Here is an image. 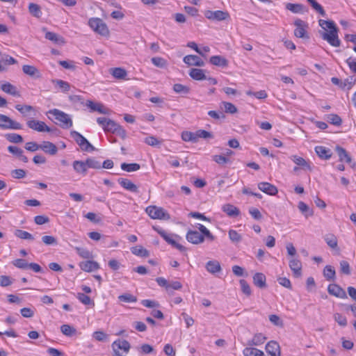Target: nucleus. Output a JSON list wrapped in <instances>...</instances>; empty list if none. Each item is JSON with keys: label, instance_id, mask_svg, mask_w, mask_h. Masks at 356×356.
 I'll use <instances>...</instances> for the list:
<instances>
[{"label": "nucleus", "instance_id": "nucleus-16", "mask_svg": "<svg viewBox=\"0 0 356 356\" xmlns=\"http://www.w3.org/2000/svg\"><path fill=\"white\" fill-rule=\"evenodd\" d=\"M118 181L122 187L130 192L135 193L139 192L138 186L128 179L119 178Z\"/></svg>", "mask_w": 356, "mask_h": 356}, {"label": "nucleus", "instance_id": "nucleus-38", "mask_svg": "<svg viewBox=\"0 0 356 356\" xmlns=\"http://www.w3.org/2000/svg\"><path fill=\"white\" fill-rule=\"evenodd\" d=\"M1 89L10 95H12L13 96L18 95V92L17 91L16 87L12 85L10 83H5L1 86Z\"/></svg>", "mask_w": 356, "mask_h": 356}, {"label": "nucleus", "instance_id": "nucleus-18", "mask_svg": "<svg viewBox=\"0 0 356 356\" xmlns=\"http://www.w3.org/2000/svg\"><path fill=\"white\" fill-rule=\"evenodd\" d=\"M265 348L270 356H280V348L277 342L270 341L267 343Z\"/></svg>", "mask_w": 356, "mask_h": 356}, {"label": "nucleus", "instance_id": "nucleus-40", "mask_svg": "<svg viewBox=\"0 0 356 356\" xmlns=\"http://www.w3.org/2000/svg\"><path fill=\"white\" fill-rule=\"evenodd\" d=\"M335 270L332 266L327 265L324 268L323 275L327 280H334L335 278Z\"/></svg>", "mask_w": 356, "mask_h": 356}, {"label": "nucleus", "instance_id": "nucleus-10", "mask_svg": "<svg viewBox=\"0 0 356 356\" xmlns=\"http://www.w3.org/2000/svg\"><path fill=\"white\" fill-rule=\"evenodd\" d=\"M97 122L102 127L106 133L110 132L114 134L117 127L119 126V124L106 118H97Z\"/></svg>", "mask_w": 356, "mask_h": 356}, {"label": "nucleus", "instance_id": "nucleus-63", "mask_svg": "<svg viewBox=\"0 0 356 356\" xmlns=\"http://www.w3.org/2000/svg\"><path fill=\"white\" fill-rule=\"evenodd\" d=\"M239 283L243 293L247 295L248 296H250L252 291L248 283L245 280H241L239 281Z\"/></svg>", "mask_w": 356, "mask_h": 356}, {"label": "nucleus", "instance_id": "nucleus-62", "mask_svg": "<svg viewBox=\"0 0 356 356\" xmlns=\"http://www.w3.org/2000/svg\"><path fill=\"white\" fill-rule=\"evenodd\" d=\"M13 264L20 269H27L29 263L24 259H17L13 261Z\"/></svg>", "mask_w": 356, "mask_h": 356}, {"label": "nucleus", "instance_id": "nucleus-44", "mask_svg": "<svg viewBox=\"0 0 356 356\" xmlns=\"http://www.w3.org/2000/svg\"><path fill=\"white\" fill-rule=\"evenodd\" d=\"M307 2L311 5L312 8L319 13L321 16L325 17L326 13L323 8L320 5L316 0H307Z\"/></svg>", "mask_w": 356, "mask_h": 356}, {"label": "nucleus", "instance_id": "nucleus-25", "mask_svg": "<svg viewBox=\"0 0 356 356\" xmlns=\"http://www.w3.org/2000/svg\"><path fill=\"white\" fill-rule=\"evenodd\" d=\"M45 153L49 154L50 155H54L58 152L57 147L51 142L49 141H44L42 144H40V148Z\"/></svg>", "mask_w": 356, "mask_h": 356}, {"label": "nucleus", "instance_id": "nucleus-1", "mask_svg": "<svg viewBox=\"0 0 356 356\" xmlns=\"http://www.w3.org/2000/svg\"><path fill=\"white\" fill-rule=\"evenodd\" d=\"M47 114L53 115L56 120V124L63 129H69L73 125L72 120L70 116L62 111L54 108L49 110Z\"/></svg>", "mask_w": 356, "mask_h": 356}, {"label": "nucleus", "instance_id": "nucleus-35", "mask_svg": "<svg viewBox=\"0 0 356 356\" xmlns=\"http://www.w3.org/2000/svg\"><path fill=\"white\" fill-rule=\"evenodd\" d=\"M206 269L208 272L214 274L220 271L221 267L220 263L216 260L209 261L206 264Z\"/></svg>", "mask_w": 356, "mask_h": 356}, {"label": "nucleus", "instance_id": "nucleus-24", "mask_svg": "<svg viewBox=\"0 0 356 356\" xmlns=\"http://www.w3.org/2000/svg\"><path fill=\"white\" fill-rule=\"evenodd\" d=\"M289 267L295 277H298L301 275L302 264L299 259L295 258L291 259L289 261Z\"/></svg>", "mask_w": 356, "mask_h": 356}, {"label": "nucleus", "instance_id": "nucleus-9", "mask_svg": "<svg viewBox=\"0 0 356 356\" xmlns=\"http://www.w3.org/2000/svg\"><path fill=\"white\" fill-rule=\"evenodd\" d=\"M26 124L29 128L39 132L58 131L57 128H50L44 122L40 120H31L26 122Z\"/></svg>", "mask_w": 356, "mask_h": 356}, {"label": "nucleus", "instance_id": "nucleus-57", "mask_svg": "<svg viewBox=\"0 0 356 356\" xmlns=\"http://www.w3.org/2000/svg\"><path fill=\"white\" fill-rule=\"evenodd\" d=\"M118 299L124 302H136L137 301L136 296L127 293L119 296Z\"/></svg>", "mask_w": 356, "mask_h": 356}, {"label": "nucleus", "instance_id": "nucleus-20", "mask_svg": "<svg viewBox=\"0 0 356 356\" xmlns=\"http://www.w3.org/2000/svg\"><path fill=\"white\" fill-rule=\"evenodd\" d=\"M22 71L24 74L26 75H29V76L34 78V79H40L41 78V73L38 70V68H36L33 65H24L22 66Z\"/></svg>", "mask_w": 356, "mask_h": 356}, {"label": "nucleus", "instance_id": "nucleus-47", "mask_svg": "<svg viewBox=\"0 0 356 356\" xmlns=\"http://www.w3.org/2000/svg\"><path fill=\"white\" fill-rule=\"evenodd\" d=\"M86 165L88 168L100 169L102 168L101 163L94 157H89L86 159Z\"/></svg>", "mask_w": 356, "mask_h": 356}, {"label": "nucleus", "instance_id": "nucleus-17", "mask_svg": "<svg viewBox=\"0 0 356 356\" xmlns=\"http://www.w3.org/2000/svg\"><path fill=\"white\" fill-rule=\"evenodd\" d=\"M80 268L86 272H92L99 268V265L95 261L88 260L79 264Z\"/></svg>", "mask_w": 356, "mask_h": 356}, {"label": "nucleus", "instance_id": "nucleus-26", "mask_svg": "<svg viewBox=\"0 0 356 356\" xmlns=\"http://www.w3.org/2000/svg\"><path fill=\"white\" fill-rule=\"evenodd\" d=\"M110 74L117 79H127V72L122 67H113L109 70Z\"/></svg>", "mask_w": 356, "mask_h": 356}, {"label": "nucleus", "instance_id": "nucleus-64", "mask_svg": "<svg viewBox=\"0 0 356 356\" xmlns=\"http://www.w3.org/2000/svg\"><path fill=\"white\" fill-rule=\"evenodd\" d=\"M77 254L82 258L84 259H90L91 258L92 253L87 249L83 248H76Z\"/></svg>", "mask_w": 356, "mask_h": 356}, {"label": "nucleus", "instance_id": "nucleus-7", "mask_svg": "<svg viewBox=\"0 0 356 356\" xmlns=\"http://www.w3.org/2000/svg\"><path fill=\"white\" fill-rule=\"evenodd\" d=\"M0 128L2 129L19 130L22 129V125L9 117L0 114Z\"/></svg>", "mask_w": 356, "mask_h": 356}, {"label": "nucleus", "instance_id": "nucleus-45", "mask_svg": "<svg viewBox=\"0 0 356 356\" xmlns=\"http://www.w3.org/2000/svg\"><path fill=\"white\" fill-rule=\"evenodd\" d=\"M318 24H319V26L323 29H324L325 31L327 30V29H329V31H330V30L337 27L336 26L335 23L333 21H332V20L319 19L318 20Z\"/></svg>", "mask_w": 356, "mask_h": 356}, {"label": "nucleus", "instance_id": "nucleus-23", "mask_svg": "<svg viewBox=\"0 0 356 356\" xmlns=\"http://www.w3.org/2000/svg\"><path fill=\"white\" fill-rule=\"evenodd\" d=\"M315 152L321 159L324 160L330 159L332 155L331 149L324 146H316Z\"/></svg>", "mask_w": 356, "mask_h": 356}, {"label": "nucleus", "instance_id": "nucleus-59", "mask_svg": "<svg viewBox=\"0 0 356 356\" xmlns=\"http://www.w3.org/2000/svg\"><path fill=\"white\" fill-rule=\"evenodd\" d=\"M151 61L154 65L160 68L165 67L167 65L166 60L161 57H153Z\"/></svg>", "mask_w": 356, "mask_h": 356}, {"label": "nucleus", "instance_id": "nucleus-48", "mask_svg": "<svg viewBox=\"0 0 356 356\" xmlns=\"http://www.w3.org/2000/svg\"><path fill=\"white\" fill-rule=\"evenodd\" d=\"M51 81L56 84L64 92H67L70 89V84L67 81L60 79H53Z\"/></svg>", "mask_w": 356, "mask_h": 356}, {"label": "nucleus", "instance_id": "nucleus-55", "mask_svg": "<svg viewBox=\"0 0 356 356\" xmlns=\"http://www.w3.org/2000/svg\"><path fill=\"white\" fill-rule=\"evenodd\" d=\"M173 90L179 94H188L190 92V88L181 83H175L173 86Z\"/></svg>", "mask_w": 356, "mask_h": 356}, {"label": "nucleus", "instance_id": "nucleus-39", "mask_svg": "<svg viewBox=\"0 0 356 356\" xmlns=\"http://www.w3.org/2000/svg\"><path fill=\"white\" fill-rule=\"evenodd\" d=\"M132 254L141 257H147L149 255V251L142 246H135L131 248Z\"/></svg>", "mask_w": 356, "mask_h": 356}, {"label": "nucleus", "instance_id": "nucleus-56", "mask_svg": "<svg viewBox=\"0 0 356 356\" xmlns=\"http://www.w3.org/2000/svg\"><path fill=\"white\" fill-rule=\"evenodd\" d=\"M195 133L197 141L198 140V139L200 138H204V139L213 138V136L211 132L203 130V129H199V130L196 131Z\"/></svg>", "mask_w": 356, "mask_h": 356}, {"label": "nucleus", "instance_id": "nucleus-43", "mask_svg": "<svg viewBox=\"0 0 356 356\" xmlns=\"http://www.w3.org/2000/svg\"><path fill=\"white\" fill-rule=\"evenodd\" d=\"M327 121L335 126H340L342 124V120L337 114H329L326 117Z\"/></svg>", "mask_w": 356, "mask_h": 356}, {"label": "nucleus", "instance_id": "nucleus-15", "mask_svg": "<svg viewBox=\"0 0 356 356\" xmlns=\"http://www.w3.org/2000/svg\"><path fill=\"white\" fill-rule=\"evenodd\" d=\"M258 188L262 192H264L268 195H275L278 192L277 187L268 182L259 183Z\"/></svg>", "mask_w": 356, "mask_h": 356}, {"label": "nucleus", "instance_id": "nucleus-36", "mask_svg": "<svg viewBox=\"0 0 356 356\" xmlns=\"http://www.w3.org/2000/svg\"><path fill=\"white\" fill-rule=\"evenodd\" d=\"M244 356H265L264 352L253 347H246L243 350Z\"/></svg>", "mask_w": 356, "mask_h": 356}, {"label": "nucleus", "instance_id": "nucleus-50", "mask_svg": "<svg viewBox=\"0 0 356 356\" xmlns=\"http://www.w3.org/2000/svg\"><path fill=\"white\" fill-rule=\"evenodd\" d=\"M15 235L22 239H26V240H34L33 236L30 234L29 232L26 231H24L22 229H16L15 232Z\"/></svg>", "mask_w": 356, "mask_h": 356}, {"label": "nucleus", "instance_id": "nucleus-37", "mask_svg": "<svg viewBox=\"0 0 356 356\" xmlns=\"http://www.w3.org/2000/svg\"><path fill=\"white\" fill-rule=\"evenodd\" d=\"M196 227L200 230V234L207 238L208 240L213 241L215 240V236L210 232V231L203 225L197 224Z\"/></svg>", "mask_w": 356, "mask_h": 356}, {"label": "nucleus", "instance_id": "nucleus-19", "mask_svg": "<svg viewBox=\"0 0 356 356\" xmlns=\"http://www.w3.org/2000/svg\"><path fill=\"white\" fill-rule=\"evenodd\" d=\"M86 163V161H79V160L74 161L72 163V167H73L74 170L79 175L86 176L87 175L88 169V166Z\"/></svg>", "mask_w": 356, "mask_h": 356}, {"label": "nucleus", "instance_id": "nucleus-32", "mask_svg": "<svg viewBox=\"0 0 356 356\" xmlns=\"http://www.w3.org/2000/svg\"><path fill=\"white\" fill-rule=\"evenodd\" d=\"M190 76L195 80L202 81L207 79L204 70L198 68H192L189 72Z\"/></svg>", "mask_w": 356, "mask_h": 356}, {"label": "nucleus", "instance_id": "nucleus-22", "mask_svg": "<svg viewBox=\"0 0 356 356\" xmlns=\"http://www.w3.org/2000/svg\"><path fill=\"white\" fill-rule=\"evenodd\" d=\"M290 159L293 161L297 165L300 166L302 170H312V167L310 163L307 161L302 157H300L297 155H292Z\"/></svg>", "mask_w": 356, "mask_h": 356}, {"label": "nucleus", "instance_id": "nucleus-21", "mask_svg": "<svg viewBox=\"0 0 356 356\" xmlns=\"http://www.w3.org/2000/svg\"><path fill=\"white\" fill-rule=\"evenodd\" d=\"M184 62L188 65H195L202 67L204 65V62L197 56L187 55L184 58Z\"/></svg>", "mask_w": 356, "mask_h": 356}, {"label": "nucleus", "instance_id": "nucleus-2", "mask_svg": "<svg viewBox=\"0 0 356 356\" xmlns=\"http://www.w3.org/2000/svg\"><path fill=\"white\" fill-rule=\"evenodd\" d=\"M153 229L170 245L179 250L180 252H186V248L177 243L174 238H179L178 235L169 234L163 229L154 226Z\"/></svg>", "mask_w": 356, "mask_h": 356}, {"label": "nucleus", "instance_id": "nucleus-41", "mask_svg": "<svg viewBox=\"0 0 356 356\" xmlns=\"http://www.w3.org/2000/svg\"><path fill=\"white\" fill-rule=\"evenodd\" d=\"M286 8L293 13H302L304 11V6L300 3H288Z\"/></svg>", "mask_w": 356, "mask_h": 356}, {"label": "nucleus", "instance_id": "nucleus-13", "mask_svg": "<svg viewBox=\"0 0 356 356\" xmlns=\"http://www.w3.org/2000/svg\"><path fill=\"white\" fill-rule=\"evenodd\" d=\"M71 137L76 141L83 151L87 150V145H89V141L76 131H71Z\"/></svg>", "mask_w": 356, "mask_h": 356}, {"label": "nucleus", "instance_id": "nucleus-49", "mask_svg": "<svg viewBox=\"0 0 356 356\" xmlns=\"http://www.w3.org/2000/svg\"><path fill=\"white\" fill-rule=\"evenodd\" d=\"M298 207L301 213L307 218L308 216H311L313 215V211L309 209V207L303 202H300L298 203Z\"/></svg>", "mask_w": 356, "mask_h": 356}, {"label": "nucleus", "instance_id": "nucleus-12", "mask_svg": "<svg viewBox=\"0 0 356 356\" xmlns=\"http://www.w3.org/2000/svg\"><path fill=\"white\" fill-rule=\"evenodd\" d=\"M186 240L193 244H200L204 242V237L196 230H188L186 235Z\"/></svg>", "mask_w": 356, "mask_h": 356}, {"label": "nucleus", "instance_id": "nucleus-52", "mask_svg": "<svg viewBox=\"0 0 356 356\" xmlns=\"http://www.w3.org/2000/svg\"><path fill=\"white\" fill-rule=\"evenodd\" d=\"M222 104L223 106V110L227 113L234 114L238 110L237 108L232 103L227 102H222Z\"/></svg>", "mask_w": 356, "mask_h": 356}, {"label": "nucleus", "instance_id": "nucleus-42", "mask_svg": "<svg viewBox=\"0 0 356 356\" xmlns=\"http://www.w3.org/2000/svg\"><path fill=\"white\" fill-rule=\"evenodd\" d=\"M5 138L10 143H21L23 142V138L21 135L15 133H9L5 135Z\"/></svg>", "mask_w": 356, "mask_h": 356}, {"label": "nucleus", "instance_id": "nucleus-3", "mask_svg": "<svg viewBox=\"0 0 356 356\" xmlns=\"http://www.w3.org/2000/svg\"><path fill=\"white\" fill-rule=\"evenodd\" d=\"M145 211L152 219L163 220L170 219V215L162 207L151 205L146 208Z\"/></svg>", "mask_w": 356, "mask_h": 356}, {"label": "nucleus", "instance_id": "nucleus-4", "mask_svg": "<svg viewBox=\"0 0 356 356\" xmlns=\"http://www.w3.org/2000/svg\"><path fill=\"white\" fill-rule=\"evenodd\" d=\"M115 356H125L131 348L127 340H115L111 345Z\"/></svg>", "mask_w": 356, "mask_h": 356}, {"label": "nucleus", "instance_id": "nucleus-27", "mask_svg": "<svg viewBox=\"0 0 356 356\" xmlns=\"http://www.w3.org/2000/svg\"><path fill=\"white\" fill-rule=\"evenodd\" d=\"M222 210L229 217H236L240 214L239 209L231 204H225L222 206Z\"/></svg>", "mask_w": 356, "mask_h": 356}, {"label": "nucleus", "instance_id": "nucleus-11", "mask_svg": "<svg viewBox=\"0 0 356 356\" xmlns=\"http://www.w3.org/2000/svg\"><path fill=\"white\" fill-rule=\"evenodd\" d=\"M296 29L294 30V35L299 38H309L307 34V29L308 28V24L300 19H296L294 22Z\"/></svg>", "mask_w": 356, "mask_h": 356}, {"label": "nucleus", "instance_id": "nucleus-54", "mask_svg": "<svg viewBox=\"0 0 356 356\" xmlns=\"http://www.w3.org/2000/svg\"><path fill=\"white\" fill-rule=\"evenodd\" d=\"M356 79L353 76H349L343 81L342 89L343 90H350L351 88L355 85Z\"/></svg>", "mask_w": 356, "mask_h": 356}, {"label": "nucleus", "instance_id": "nucleus-61", "mask_svg": "<svg viewBox=\"0 0 356 356\" xmlns=\"http://www.w3.org/2000/svg\"><path fill=\"white\" fill-rule=\"evenodd\" d=\"M145 143L148 145L156 147L161 145V142L154 136H149L145 138Z\"/></svg>", "mask_w": 356, "mask_h": 356}, {"label": "nucleus", "instance_id": "nucleus-51", "mask_svg": "<svg viewBox=\"0 0 356 356\" xmlns=\"http://www.w3.org/2000/svg\"><path fill=\"white\" fill-rule=\"evenodd\" d=\"M181 138L186 142L197 143L196 136L195 132L185 131L181 134Z\"/></svg>", "mask_w": 356, "mask_h": 356}, {"label": "nucleus", "instance_id": "nucleus-31", "mask_svg": "<svg viewBox=\"0 0 356 356\" xmlns=\"http://www.w3.org/2000/svg\"><path fill=\"white\" fill-rule=\"evenodd\" d=\"M209 62L216 66L225 67L228 65V60L220 56H213L210 58Z\"/></svg>", "mask_w": 356, "mask_h": 356}, {"label": "nucleus", "instance_id": "nucleus-34", "mask_svg": "<svg viewBox=\"0 0 356 356\" xmlns=\"http://www.w3.org/2000/svg\"><path fill=\"white\" fill-rule=\"evenodd\" d=\"M45 38L58 44H63L65 43L64 38L54 32L47 31L45 33Z\"/></svg>", "mask_w": 356, "mask_h": 356}, {"label": "nucleus", "instance_id": "nucleus-14", "mask_svg": "<svg viewBox=\"0 0 356 356\" xmlns=\"http://www.w3.org/2000/svg\"><path fill=\"white\" fill-rule=\"evenodd\" d=\"M328 293L337 298H347V295L346 291L339 285L336 284H330L327 287Z\"/></svg>", "mask_w": 356, "mask_h": 356}, {"label": "nucleus", "instance_id": "nucleus-46", "mask_svg": "<svg viewBox=\"0 0 356 356\" xmlns=\"http://www.w3.org/2000/svg\"><path fill=\"white\" fill-rule=\"evenodd\" d=\"M140 165L138 163H126L121 164V169L127 172H135L140 169Z\"/></svg>", "mask_w": 356, "mask_h": 356}, {"label": "nucleus", "instance_id": "nucleus-28", "mask_svg": "<svg viewBox=\"0 0 356 356\" xmlns=\"http://www.w3.org/2000/svg\"><path fill=\"white\" fill-rule=\"evenodd\" d=\"M253 283L255 286L264 289L266 287V278L264 274L257 273L253 276Z\"/></svg>", "mask_w": 356, "mask_h": 356}, {"label": "nucleus", "instance_id": "nucleus-58", "mask_svg": "<svg viewBox=\"0 0 356 356\" xmlns=\"http://www.w3.org/2000/svg\"><path fill=\"white\" fill-rule=\"evenodd\" d=\"M324 239L327 245H329L330 248H336L337 247V239L334 235H326Z\"/></svg>", "mask_w": 356, "mask_h": 356}, {"label": "nucleus", "instance_id": "nucleus-33", "mask_svg": "<svg viewBox=\"0 0 356 356\" xmlns=\"http://www.w3.org/2000/svg\"><path fill=\"white\" fill-rule=\"evenodd\" d=\"M29 13L34 17L40 18L42 12L41 10V7L35 3H30L28 6Z\"/></svg>", "mask_w": 356, "mask_h": 356}, {"label": "nucleus", "instance_id": "nucleus-5", "mask_svg": "<svg viewBox=\"0 0 356 356\" xmlns=\"http://www.w3.org/2000/svg\"><path fill=\"white\" fill-rule=\"evenodd\" d=\"M88 25L96 33L106 36L109 33L106 24L99 18H91L88 21Z\"/></svg>", "mask_w": 356, "mask_h": 356}, {"label": "nucleus", "instance_id": "nucleus-8", "mask_svg": "<svg viewBox=\"0 0 356 356\" xmlns=\"http://www.w3.org/2000/svg\"><path fill=\"white\" fill-rule=\"evenodd\" d=\"M204 16L208 19L216 22L227 20L230 18V15L227 11L222 10H206Z\"/></svg>", "mask_w": 356, "mask_h": 356}, {"label": "nucleus", "instance_id": "nucleus-29", "mask_svg": "<svg viewBox=\"0 0 356 356\" xmlns=\"http://www.w3.org/2000/svg\"><path fill=\"white\" fill-rule=\"evenodd\" d=\"M266 340V337L262 333L255 334L253 338L247 342V345L249 346H260L263 344Z\"/></svg>", "mask_w": 356, "mask_h": 356}, {"label": "nucleus", "instance_id": "nucleus-6", "mask_svg": "<svg viewBox=\"0 0 356 356\" xmlns=\"http://www.w3.org/2000/svg\"><path fill=\"white\" fill-rule=\"evenodd\" d=\"M338 28L333 29L329 31L321 33L323 40L327 41L331 46L338 47L341 45V40L338 36Z\"/></svg>", "mask_w": 356, "mask_h": 356}, {"label": "nucleus", "instance_id": "nucleus-30", "mask_svg": "<svg viewBox=\"0 0 356 356\" xmlns=\"http://www.w3.org/2000/svg\"><path fill=\"white\" fill-rule=\"evenodd\" d=\"M335 151L337 152L339 157V161L343 162L345 161L348 163H351V157L348 154L347 151L339 145L336 146Z\"/></svg>", "mask_w": 356, "mask_h": 356}, {"label": "nucleus", "instance_id": "nucleus-60", "mask_svg": "<svg viewBox=\"0 0 356 356\" xmlns=\"http://www.w3.org/2000/svg\"><path fill=\"white\" fill-rule=\"evenodd\" d=\"M334 321L341 327H345L347 325V319L346 316L339 313H336L334 314Z\"/></svg>", "mask_w": 356, "mask_h": 356}, {"label": "nucleus", "instance_id": "nucleus-53", "mask_svg": "<svg viewBox=\"0 0 356 356\" xmlns=\"http://www.w3.org/2000/svg\"><path fill=\"white\" fill-rule=\"evenodd\" d=\"M60 330L63 334L67 337H71L76 333V329L67 324L61 325Z\"/></svg>", "mask_w": 356, "mask_h": 356}]
</instances>
